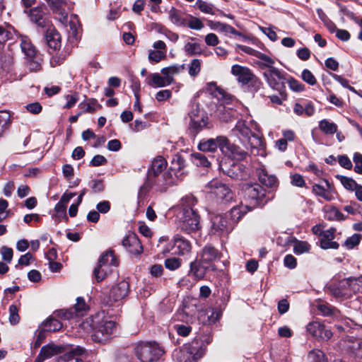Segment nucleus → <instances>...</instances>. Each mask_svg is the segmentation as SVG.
Masks as SVG:
<instances>
[{
  "label": "nucleus",
  "instance_id": "f257e3e1",
  "mask_svg": "<svg viewBox=\"0 0 362 362\" xmlns=\"http://www.w3.org/2000/svg\"><path fill=\"white\" fill-rule=\"evenodd\" d=\"M221 253L211 245H206L197 254L194 261L190 263L189 276L195 280L203 279L209 272H215V262L220 260Z\"/></svg>",
  "mask_w": 362,
  "mask_h": 362
},
{
  "label": "nucleus",
  "instance_id": "f03ea898",
  "mask_svg": "<svg viewBox=\"0 0 362 362\" xmlns=\"http://www.w3.org/2000/svg\"><path fill=\"white\" fill-rule=\"evenodd\" d=\"M197 200L192 194L183 197L179 204L180 211L177 214L180 229L187 233L198 230L200 228V217L194 209Z\"/></svg>",
  "mask_w": 362,
  "mask_h": 362
},
{
  "label": "nucleus",
  "instance_id": "7ed1b4c3",
  "mask_svg": "<svg viewBox=\"0 0 362 362\" xmlns=\"http://www.w3.org/2000/svg\"><path fill=\"white\" fill-rule=\"evenodd\" d=\"M232 132L247 149H250L251 153L258 155L263 150L262 140L251 131L245 121L238 120Z\"/></svg>",
  "mask_w": 362,
  "mask_h": 362
},
{
  "label": "nucleus",
  "instance_id": "20e7f679",
  "mask_svg": "<svg viewBox=\"0 0 362 362\" xmlns=\"http://www.w3.org/2000/svg\"><path fill=\"white\" fill-rule=\"evenodd\" d=\"M185 167V160L180 156H176L172 161V166L163 175H158L154 178L152 183L157 190L165 192L166 189L174 185H176L179 180V177L182 175L180 171Z\"/></svg>",
  "mask_w": 362,
  "mask_h": 362
},
{
  "label": "nucleus",
  "instance_id": "39448f33",
  "mask_svg": "<svg viewBox=\"0 0 362 362\" xmlns=\"http://www.w3.org/2000/svg\"><path fill=\"white\" fill-rule=\"evenodd\" d=\"M93 341L104 343L111 337L116 327V323L105 317L103 313H98L92 317L91 324Z\"/></svg>",
  "mask_w": 362,
  "mask_h": 362
},
{
  "label": "nucleus",
  "instance_id": "423d86ee",
  "mask_svg": "<svg viewBox=\"0 0 362 362\" xmlns=\"http://www.w3.org/2000/svg\"><path fill=\"white\" fill-rule=\"evenodd\" d=\"M243 191L250 209L262 206L269 200L266 189L258 183L245 184L243 187Z\"/></svg>",
  "mask_w": 362,
  "mask_h": 362
},
{
  "label": "nucleus",
  "instance_id": "0eeeda50",
  "mask_svg": "<svg viewBox=\"0 0 362 362\" xmlns=\"http://www.w3.org/2000/svg\"><path fill=\"white\" fill-rule=\"evenodd\" d=\"M188 117L189 119L188 129L193 136H196L201 131L211 127L207 115L200 110L199 105L197 103L191 104Z\"/></svg>",
  "mask_w": 362,
  "mask_h": 362
},
{
  "label": "nucleus",
  "instance_id": "6e6552de",
  "mask_svg": "<svg viewBox=\"0 0 362 362\" xmlns=\"http://www.w3.org/2000/svg\"><path fill=\"white\" fill-rule=\"evenodd\" d=\"M135 354L141 362H154L160 358L163 350L155 341L141 342L136 345Z\"/></svg>",
  "mask_w": 362,
  "mask_h": 362
},
{
  "label": "nucleus",
  "instance_id": "1a4fd4ad",
  "mask_svg": "<svg viewBox=\"0 0 362 362\" xmlns=\"http://www.w3.org/2000/svg\"><path fill=\"white\" fill-rule=\"evenodd\" d=\"M231 74L239 83L250 87L254 91L259 90L262 85L260 79L247 66L235 64L231 68Z\"/></svg>",
  "mask_w": 362,
  "mask_h": 362
},
{
  "label": "nucleus",
  "instance_id": "9d476101",
  "mask_svg": "<svg viewBox=\"0 0 362 362\" xmlns=\"http://www.w3.org/2000/svg\"><path fill=\"white\" fill-rule=\"evenodd\" d=\"M262 75L268 86L278 91L281 96L286 97L285 90L287 81L286 73L278 68L270 71H264Z\"/></svg>",
  "mask_w": 362,
  "mask_h": 362
},
{
  "label": "nucleus",
  "instance_id": "9b49d317",
  "mask_svg": "<svg viewBox=\"0 0 362 362\" xmlns=\"http://www.w3.org/2000/svg\"><path fill=\"white\" fill-rule=\"evenodd\" d=\"M209 192L214 194L218 199L223 203H228L233 200L234 192L228 185L219 180L214 179L206 186Z\"/></svg>",
  "mask_w": 362,
  "mask_h": 362
},
{
  "label": "nucleus",
  "instance_id": "f8f14e48",
  "mask_svg": "<svg viewBox=\"0 0 362 362\" xmlns=\"http://www.w3.org/2000/svg\"><path fill=\"white\" fill-rule=\"evenodd\" d=\"M129 283L124 280L122 281L111 288L109 297L106 299L104 298L103 302L106 305L112 306L115 303L120 302L124 299L129 293Z\"/></svg>",
  "mask_w": 362,
  "mask_h": 362
},
{
  "label": "nucleus",
  "instance_id": "ddd939ff",
  "mask_svg": "<svg viewBox=\"0 0 362 362\" xmlns=\"http://www.w3.org/2000/svg\"><path fill=\"white\" fill-rule=\"evenodd\" d=\"M219 168L225 175L233 180H247L250 176L247 168L239 163L233 162L230 166L226 163H221Z\"/></svg>",
  "mask_w": 362,
  "mask_h": 362
},
{
  "label": "nucleus",
  "instance_id": "4468645a",
  "mask_svg": "<svg viewBox=\"0 0 362 362\" xmlns=\"http://www.w3.org/2000/svg\"><path fill=\"white\" fill-rule=\"evenodd\" d=\"M277 242L278 244L283 246L293 245V252L296 255L308 252L310 250V245L307 242L298 240L295 238L288 235H285L284 237H279Z\"/></svg>",
  "mask_w": 362,
  "mask_h": 362
},
{
  "label": "nucleus",
  "instance_id": "2eb2a0df",
  "mask_svg": "<svg viewBox=\"0 0 362 362\" xmlns=\"http://www.w3.org/2000/svg\"><path fill=\"white\" fill-rule=\"evenodd\" d=\"M306 329L311 336L317 339L329 340L332 337L331 330L317 321L308 323Z\"/></svg>",
  "mask_w": 362,
  "mask_h": 362
},
{
  "label": "nucleus",
  "instance_id": "dca6fc26",
  "mask_svg": "<svg viewBox=\"0 0 362 362\" xmlns=\"http://www.w3.org/2000/svg\"><path fill=\"white\" fill-rule=\"evenodd\" d=\"M227 143V137L225 136H218L216 139H203L199 144L198 148L204 152H214L217 148L221 151L222 146H224Z\"/></svg>",
  "mask_w": 362,
  "mask_h": 362
},
{
  "label": "nucleus",
  "instance_id": "f3484780",
  "mask_svg": "<svg viewBox=\"0 0 362 362\" xmlns=\"http://www.w3.org/2000/svg\"><path fill=\"white\" fill-rule=\"evenodd\" d=\"M325 186L320 184H314L312 186V192L317 197H322L325 201L331 202L334 199V194L335 192L333 183L327 180H324Z\"/></svg>",
  "mask_w": 362,
  "mask_h": 362
},
{
  "label": "nucleus",
  "instance_id": "a211bd4d",
  "mask_svg": "<svg viewBox=\"0 0 362 362\" xmlns=\"http://www.w3.org/2000/svg\"><path fill=\"white\" fill-rule=\"evenodd\" d=\"M212 231L214 233H228L232 230L233 226L230 223L228 215L218 214L211 218Z\"/></svg>",
  "mask_w": 362,
  "mask_h": 362
},
{
  "label": "nucleus",
  "instance_id": "6ab92c4d",
  "mask_svg": "<svg viewBox=\"0 0 362 362\" xmlns=\"http://www.w3.org/2000/svg\"><path fill=\"white\" fill-rule=\"evenodd\" d=\"M221 152L226 156L238 160H245L248 155L247 152L240 146L231 144L228 139L226 145L222 146Z\"/></svg>",
  "mask_w": 362,
  "mask_h": 362
},
{
  "label": "nucleus",
  "instance_id": "aec40b11",
  "mask_svg": "<svg viewBox=\"0 0 362 362\" xmlns=\"http://www.w3.org/2000/svg\"><path fill=\"white\" fill-rule=\"evenodd\" d=\"M122 245L131 254L139 255L143 252L141 243L134 233L127 235L122 240Z\"/></svg>",
  "mask_w": 362,
  "mask_h": 362
},
{
  "label": "nucleus",
  "instance_id": "412c9836",
  "mask_svg": "<svg viewBox=\"0 0 362 362\" xmlns=\"http://www.w3.org/2000/svg\"><path fill=\"white\" fill-rule=\"evenodd\" d=\"M257 175L259 182L268 188L274 189L279 186L277 177L272 174H269L264 168H259L256 170Z\"/></svg>",
  "mask_w": 362,
  "mask_h": 362
},
{
  "label": "nucleus",
  "instance_id": "4be33fe9",
  "mask_svg": "<svg viewBox=\"0 0 362 362\" xmlns=\"http://www.w3.org/2000/svg\"><path fill=\"white\" fill-rule=\"evenodd\" d=\"M335 231V228H331L320 233V247L322 249H337L339 247V244L335 241H332L334 238Z\"/></svg>",
  "mask_w": 362,
  "mask_h": 362
},
{
  "label": "nucleus",
  "instance_id": "5701e85b",
  "mask_svg": "<svg viewBox=\"0 0 362 362\" xmlns=\"http://www.w3.org/2000/svg\"><path fill=\"white\" fill-rule=\"evenodd\" d=\"M167 167V162L162 156H158L152 161L151 166L147 173V177L149 180H153L156 177L161 173Z\"/></svg>",
  "mask_w": 362,
  "mask_h": 362
},
{
  "label": "nucleus",
  "instance_id": "b1692460",
  "mask_svg": "<svg viewBox=\"0 0 362 362\" xmlns=\"http://www.w3.org/2000/svg\"><path fill=\"white\" fill-rule=\"evenodd\" d=\"M340 286L341 287H348L349 294L352 292L354 293H362V276L356 278L349 277L340 281Z\"/></svg>",
  "mask_w": 362,
  "mask_h": 362
},
{
  "label": "nucleus",
  "instance_id": "393cba45",
  "mask_svg": "<svg viewBox=\"0 0 362 362\" xmlns=\"http://www.w3.org/2000/svg\"><path fill=\"white\" fill-rule=\"evenodd\" d=\"M247 204H240L233 206L229 211L230 218H228L230 223L234 227L235 225L240 220V218L248 211H251Z\"/></svg>",
  "mask_w": 362,
  "mask_h": 362
},
{
  "label": "nucleus",
  "instance_id": "a878e982",
  "mask_svg": "<svg viewBox=\"0 0 362 362\" xmlns=\"http://www.w3.org/2000/svg\"><path fill=\"white\" fill-rule=\"evenodd\" d=\"M173 249V253L184 255L190 252L191 244L189 240L177 235L174 238Z\"/></svg>",
  "mask_w": 362,
  "mask_h": 362
},
{
  "label": "nucleus",
  "instance_id": "bb28decb",
  "mask_svg": "<svg viewBox=\"0 0 362 362\" xmlns=\"http://www.w3.org/2000/svg\"><path fill=\"white\" fill-rule=\"evenodd\" d=\"M43 62L42 55L38 52L25 57V66L30 72H37L41 70Z\"/></svg>",
  "mask_w": 362,
  "mask_h": 362
},
{
  "label": "nucleus",
  "instance_id": "cd10ccee",
  "mask_svg": "<svg viewBox=\"0 0 362 362\" xmlns=\"http://www.w3.org/2000/svg\"><path fill=\"white\" fill-rule=\"evenodd\" d=\"M29 16L30 21L35 23L38 27H46L48 23V21L45 17L42 7L41 6L30 9Z\"/></svg>",
  "mask_w": 362,
  "mask_h": 362
},
{
  "label": "nucleus",
  "instance_id": "c85d7f7f",
  "mask_svg": "<svg viewBox=\"0 0 362 362\" xmlns=\"http://www.w3.org/2000/svg\"><path fill=\"white\" fill-rule=\"evenodd\" d=\"M45 40L47 46L53 50L59 49L61 47L60 35L54 28L47 30Z\"/></svg>",
  "mask_w": 362,
  "mask_h": 362
},
{
  "label": "nucleus",
  "instance_id": "c756f323",
  "mask_svg": "<svg viewBox=\"0 0 362 362\" xmlns=\"http://www.w3.org/2000/svg\"><path fill=\"white\" fill-rule=\"evenodd\" d=\"M185 69V64H173L168 67L163 68L160 71L162 75H164L165 80L169 85L174 82V76L179 74Z\"/></svg>",
  "mask_w": 362,
  "mask_h": 362
},
{
  "label": "nucleus",
  "instance_id": "7c9ffc66",
  "mask_svg": "<svg viewBox=\"0 0 362 362\" xmlns=\"http://www.w3.org/2000/svg\"><path fill=\"white\" fill-rule=\"evenodd\" d=\"M221 313L214 308H208L202 311L199 315V320L203 324H214L218 320Z\"/></svg>",
  "mask_w": 362,
  "mask_h": 362
},
{
  "label": "nucleus",
  "instance_id": "2f4dec72",
  "mask_svg": "<svg viewBox=\"0 0 362 362\" xmlns=\"http://www.w3.org/2000/svg\"><path fill=\"white\" fill-rule=\"evenodd\" d=\"M257 60L255 62V64L261 70L270 71L272 69L276 68L274 66L275 60L274 58L260 52L257 56Z\"/></svg>",
  "mask_w": 362,
  "mask_h": 362
},
{
  "label": "nucleus",
  "instance_id": "473e14b6",
  "mask_svg": "<svg viewBox=\"0 0 362 362\" xmlns=\"http://www.w3.org/2000/svg\"><path fill=\"white\" fill-rule=\"evenodd\" d=\"M325 218L329 221H344L346 216L334 206L325 205L323 207Z\"/></svg>",
  "mask_w": 362,
  "mask_h": 362
},
{
  "label": "nucleus",
  "instance_id": "72a5a7b5",
  "mask_svg": "<svg viewBox=\"0 0 362 362\" xmlns=\"http://www.w3.org/2000/svg\"><path fill=\"white\" fill-rule=\"evenodd\" d=\"M146 83L151 87L160 88L169 86L165 78L164 75L161 76L158 73L149 74L146 78Z\"/></svg>",
  "mask_w": 362,
  "mask_h": 362
},
{
  "label": "nucleus",
  "instance_id": "f704fd0d",
  "mask_svg": "<svg viewBox=\"0 0 362 362\" xmlns=\"http://www.w3.org/2000/svg\"><path fill=\"white\" fill-rule=\"evenodd\" d=\"M98 264L100 266H105L110 267V266H117L118 262L112 250H108L103 252L99 260Z\"/></svg>",
  "mask_w": 362,
  "mask_h": 362
},
{
  "label": "nucleus",
  "instance_id": "c9c22d12",
  "mask_svg": "<svg viewBox=\"0 0 362 362\" xmlns=\"http://www.w3.org/2000/svg\"><path fill=\"white\" fill-rule=\"evenodd\" d=\"M20 41L21 50L25 57L31 56V54L38 52L28 37L20 35Z\"/></svg>",
  "mask_w": 362,
  "mask_h": 362
},
{
  "label": "nucleus",
  "instance_id": "e433bc0d",
  "mask_svg": "<svg viewBox=\"0 0 362 362\" xmlns=\"http://www.w3.org/2000/svg\"><path fill=\"white\" fill-rule=\"evenodd\" d=\"M16 32L14 28L9 24L0 25V46L13 39Z\"/></svg>",
  "mask_w": 362,
  "mask_h": 362
},
{
  "label": "nucleus",
  "instance_id": "4c0bfd02",
  "mask_svg": "<svg viewBox=\"0 0 362 362\" xmlns=\"http://www.w3.org/2000/svg\"><path fill=\"white\" fill-rule=\"evenodd\" d=\"M40 351H42V354H44L45 358L47 359L54 356L62 354L64 349L61 346L50 344L42 346Z\"/></svg>",
  "mask_w": 362,
  "mask_h": 362
},
{
  "label": "nucleus",
  "instance_id": "58836bf2",
  "mask_svg": "<svg viewBox=\"0 0 362 362\" xmlns=\"http://www.w3.org/2000/svg\"><path fill=\"white\" fill-rule=\"evenodd\" d=\"M46 1L54 13L66 18V13L63 8V6L66 4L65 0H46Z\"/></svg>",
  "mask_w": 362,
  "mask_h": 362
},
{
  "label": "nucleus",
  "instance_id": "ea45409f",
  "mask_svg": "<svg viewBox=\"0 0 362 362\" xmlns=\"http://www.w3.org/2000/svg\"><path fill=\"white\" fill-rule=\"evenodd\" d=\"M79 107L83 110L82 112L93 113L101 108V105L95 98L88 99L86 103H81Z\"/></svg>",
  "mask_w": 362,
  "mask_h": 362
},
{
  "label": "nucleus",
  "instance_id": "a19ab883",
  "mask_svg": "<svg viewBox=\"0 0 362 362\" xmlns=\"http://www.w3.org/2000/svg\"><path fill=\"white\" fill-rule=\"evenodd\" d=\"M319 129L325 134H334L337 131V125L326 119L319 122Z\"/></svg>",
  "mask_w": 362,
  "mask_h": 362
},
{
  "label": "nucleus",
  "instance_id": "79ce46f5",
  "mask_svg": "<svg viewBox=\"0 0 362 362\" xmlns=\"http://www.w3.org/2000/svg\"><path fill=\"white\" fill-rule=\"evenodd\" d=\"M174 356L177 362H193L192 353L189 351L187 347L176 351Z\"/></svg>",
  "mask_w": 362,
  "mask_h": 362
},
{
  "label": "nucleus",
  "instance_id": "37998d69",
  "mask_svg": "<svg viewBox=\"0 0 362 362\" xmlns=\"http://www.w3.org/2000/svg\"><path fill=\"white\" fill-rule=\"evenodd\" d=\"M46 332H56L62 327V324L58 320L49 318L41 325Z\"/></svg>",
  "mask_w": 362,
  "mask_h": 362
},
{
  "label": "nucleus",
  "instance_id": "c03bdc74",
  "mask_svg": "<svg viewBox=\"0 0 362 362\" xmlns=\"http://www.w3.org/2000/svg\"><path fill=\"white\" fill-rule=\"evenodd\" d=\"M10 124V113L7 111H0V136L8 129Z\"/></svg>",
  "mask_w": 362,
  "mask_h": 362
},
{
  "label": "nucleus",
  "instance_id": "a18cd8bd",
  "mask_svg": "<svg viewBox=\"0 0 362 362\" xmlns=\"http://www.w3.org/2000/svg\"><path fill=\"white\" fill-rule=\"evenodd\" d=\"M169 18L173 23L177 26H185L186 19H185L180 12L173 8L169 11Z\"/></svg>",
  "mask_w": 362,
  "mask_h": 362
},
{
  "label": "nucleus",
  "instance_id": "49530a36",
  "mask_svg": "<svg viewBox=\"0 0 362 362\" xmlns=\"http://www.w3.org/2000/svg\"><path fill=\"white\" fill-rule=\"evenodd\" d=\"M336 178L340 181L345 189L349 191H354L357 185V182L352 178L341 175H337Z\"/></svg>",
  "mask_w": 362,
  "mask_h": 362
},
{
  "label": "nucleus",
  "instance_id": "de8ad7c7",
  "mask_svg": "<svg viewBox=\"0 0 362 362\" xmlns=\"http://www.w3.org/2000/svg\"><path fill=\"white\" fill-rule=\"evenodd\" d=\"M154 180H149L146 176L145 182L140 187L138 192L139 202H140L148 194L150 189L153 187L152 184Z\"/></svg>",
  "mask_w": 362,
  "mask_h": 362
},
{
  "label": "nucleus",
  "instance_id": "09e8293b",
  "mask_svg": "<svg viewBox=\"0 0 362 362\" xmlns=\"http://www.w3.org/2000/svg\"><path fill=\"white\" fill-rule=\"evenodd\" d=\"M110 272V267L105 266H98L93 270V276L98 282L102 281L106 276L107 273Z\"/></svg>",
  "mask_w": 362,
  "mask_h": 362
},
{
  "label": "nucleus",
  "instance_id": "8fccbe9b",
  "mask_svg": "<svg viewBox=\"0 0 362 362\" xmlns=\"http://www.w3.org/2000/svg\"><path fill=\"white\" fill-rule=\"evenodd\" d=\"M329 288L332 293L337 298L349 295L348 287H341L340 286V281L339 282L338 286L331 285Z\"/></svg>",
  "mask_w": 362,
  "mask_h": 362
},
{
  "label": "nucleus",
  "instance_id": "3c124183",
  "mask_svg": "<svg viewBox=\"0 0 362 362\" xmlns=\"http://www.w3.org/2000/svg\"><path fill=\"white\" fill-rule=\"evenodd\" d=\"M193 163L197 166L209 167L210 162L207 158L202 153H194L192 154Z\"/></svg>",
  "mask_w": 362,
  "mask_h": 362
},
{
  "label": "nucleus",
  "instance_id": "603ef678",
  "mask_svg": "<svg viewBox=\"0 0 362 362\" xmlns=\"http://www.w3.org/2000/svg\"><path fill=\"white\" fill-rule=\"evenodd\" d=\"M202 60L199 59H194L189 64V74L190 76H197L201 71Z\"/></svg>",
  "mask_w": 362,
  "mask_h": 362
},
{
  "label": "nucleus",
  "instance_id": "864d4df0",
  "mask_svg": "<svg viewBox=\"0 0 362 362\" xmlns=\"http://www.w3.org/2000/svg\"><path fill=\"white\" fill-rule=\"evenodd\" d=\"M308 357L311 362H327L325 354L320 349L311 351Z\"/></svg>",
  "mask_w": 362,
  "mask_h": 362
},
{
  "label": "nucleus",
  "instance_id": "5fc2aeb1",
  "mask_svg": "<svg viewBox=\"0 0 362 362\" xmlns=\"http://www.w3.org/2000/svg\"><path fill=\"white\" fill-rule=\"evenodd\" d=\"M185 25L191 29L197 30H199L204 28V23L199 18L193 16H189V19H186Z\"/></svg>",
  "mask_w": 362,
  "mask_h": 362
},
{
  "label": "nucleus",
  "instance_id": "6e6d98bb",
  "mask_svg": "<svg viewBox=\"0 0 362 362\" xmlns=\"http://www.w3.org/2000/svg\"><path fill=\"white\" fill-rule=\"evenodd\" d=\"M165 57L166 54L165 50H151L148 54L149 61L156 63L159 62Z\"/></svg>",
  "mask_w": 362,
  "mask_h": 362
},
{
  "label": "nucleus",
  "instance_id": "4d7b16f0",
  "mask_svg": "<svg viewBox=\"0 0 362 362\" xmlns=\"http://www.w3.org/2000/svg\"><path fill=\"white\" fill-rule=\"evenodd\" d=\"M185 52L187 55H194L201 53L200 46L197 43L187 42L185 45Z\"/></svg>",
  "mask_w": 362,
  "mask_h": 362
},
{
  "label": "nucleus",
  "instance_id": "13d9d810",
  "mask_svg": "<svg viewBox=\"0 0 362 362\" xmlns=\"http://www.w3.org/2000/svg\"><path fill=\"white\" fill-rule=\"evenodd\" d=\"M20 317L18 309L16 305H11L9 307V322L11 325H16L19 322Z\"/></svg>",
  "mask_w": 362,
  "mask_h": 362
},
{
  "label": "nucleus",
  "instance_id": "bf43d9fd",
  "mask_svg": "<svg viewBox=\"0 0 362 362\" xmlns=\"http://www.w3.org/2000/svg\"><path fill=\"white\" fill-rule=\"evenodd\" d=\"M180 265V259L176 257L168 258L165 260V267L172 271L178 269Z\"/></svg>",
  "mask_w": 362,
  "mask_h": 362
},
{
  "label": "nucleus",
  "instance_id": "052dcab7",
  "mask_svg": "<svg viewBox=\"0 0 362 362\" xmlns=\"http://www.w3.org/2000/svg\"><path fill=\"white\" fill-rule=\"evenodd\" d=\"M318 310L324 316H330L335 315V312L337 310L335 308H332L327 304L320 303L317 306Z\"/></svg>",
  "mask_w": 362,
  "mask_h": 362
},
{
  "label": "nucleus",
  "instance_id": "680f3d73",
  "mask_svg": "<svg viewBox=\"0 0 362 362\" xmlns=\"http://www.w3.org/2000/svg\"><path fill=\"white\" fill-rule=\"evenodd\" d=\"M361 236L359 234H354L352 236L348 238L346 240L344 245H346V247L347 248L352 249L355 246H356L357 245L359 244L360 240H361Z\"/></svg>",
  "mask_w": 362,
  "mask_h": 362
},
{
  "label": "nucleus",
  "instance_id": "e2e57ef3",
  "mask_svg": "<svg viewBox=\"0 0 362 362\" xmlns=\"http://www.w3.org/2000/svg\"><path fill=\"white\" fill-rule=\"evenodd\" d=\"M174 329L177 333L182 337H187L192 331V327L189 325H175Z\"/></svg>",
  "mask_w": 362,
  "mask_h": 362
},
{
  "label": "nucleus",
  "instance_id": "0e129e2a",
  "mask_svg": "<svg viewBox=\"0 0 362 362\" xmlns=\"http://www.w3.org/2000/svg\"><path fill=\"white\" fill-rule=\"evenodd\" d=\"M286 83H288L290 88L295 92H300L304 89V86L293 78L287 79Z\"/></svg>",
  "mask_w": 362,
  "mask_h": 362
},
{
  "label": "nucleus",
  "instance_id": "69168bd1",
  "mask_svg": "<svg viewBox=\"0 0 362 362\" xmlns=\"http://www.w3.org/2000/svg\"><path fill=\"white\" fill-rule=\"evenodd\" d=\"M88 309L85 300L83 298L78 297L76 299V303L75 305V310L77 315H83V312H86Z\"/></svg>",
  "mask_w": 362,
  "mask_h": 362
},
{
  "label": "nucleus",
  "instance_id": "338daca9",
  "mask_svg": "<svg viewBox=\"0 0 362 362\" xmlns=\"http://www.w3.org/2000/svg\"><path fill=\"white\" fill-rule=\"evenodd\" d=\"M354 162V171L356 173L362 174V154L355 153L353 158Z\"/></svg>",
  "mask_w": 362,
  "mask_h": 362
},
{
  "label": "nucleus",
  "instance_id": "774afa93",
  "mask_svg": "<svg viewBox=\"0 0 362 362\" xmlns=\"http://www.w3.org/2000/svg\"><path fill=\"white\" fill-rule=\"evenodd\" d=\"M302 78L304 81L311 86L315 85L317 82L315 77L308 69H304L303 71Z\"/></svg>",
  "mask_w": 362,
  "mask_h": 362
}]
</instances>
